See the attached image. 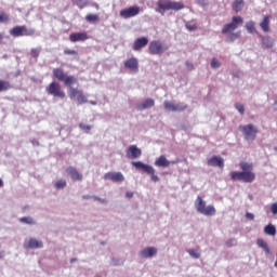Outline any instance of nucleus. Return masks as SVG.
<instances>
[{
    "mask_svg": "<svg viewBox=\"0 0 277 277\" xmlns=\"http://www.w3.org/2000/svg\"><path fill=\"white\" fill-rule=\"evenodd\" d=\"M52 75L53 77H55V79H57V81H62L64 85H67L69 88L68 89L69 98H77L82 92L77 88H72L75 83H78L77 77L66 75L64 70H62L61 68H54L52 70Z\"/></svg>",
    "mask_w": 277,
    "mask_h": 277,
    "instance_id": "f257e3e1",
    "label": "nucleus"
},
{
    "mask_svg": "<svg viewBox=\"0 0 277 277\" xmlns=\"http://www.w3.org/2000/svg\"><path fill=\"white\" fill-rule=\"evenodd\" d=\"M157 5L158 6L156 9V12H158V14H161V16H163V14L168 12V10H174V12L185 10V4H183L182 2L170 1V0H159L157 2Z\"/></svg>",
    "mask_w": 277,
    "mask_h": 277,
    "instance_id": "f03ea898",
    "label": "nucleus"
},
{
    "mask_svg": "<svg viewBox=\"0 0 277 277\" xmlns=\"http://www.w3.org/2000/svg\"><path fill=\"white\" fill-rule=\"evenodd\" d=\"M195 209L197 213L206 215L207 217H211V215H215L216 213L215 207L213 205H209L207 207V201H205L200 196L195 200Z\"/></svg>",
    "mask_w": 277,
    "mask_h": 277,
    "instance_id": "7ed1b4c3",
    "label": "nucleus"
},
{
    "mask_svg": "<svg viewBox=\"0 0 277 277\" xmlns=\"http://www.w3.org/2000/svg\"><path fill=\"white\" fill-rule=\"evenodd\" d=\"M239 131L242 133L246 142H254V140H256V135H259V128L252 123L239 126Z\"/></svg>",
    "mask_w": 277,
    "mask_h": 277,
    "instance_id": "20e7f679",
    "label": "nucleus"
},
{
    "mask_svg": "<svg viewBox=\"0 0 277 277\" xmlns=\"http://www.w3.org/2000/svg\"><path fill=\"white\" fill-rule=\"evenodd\" d=\"M230 176L232 181H242V183H252L256 179L252 171H234Z\"/></svg>",
    "mask_w": 277,
    "mask_h": 277,
    "instance_id": "39448f33",
    "label": "nucleus"
},
{
    "mask_svg": "<svg viewBox=\"0 0 277 277\" xmlns=\"http://www.w3.org/2000/svg\"><path fill=\"white\" fill-rule=\"evenodd\" d=\"M132 166L136 168V170H143V172L149 174L154 183H159V177L157 176V174H155V168H153V166L146 164L142 161H133Z\"/></svg>",
    "mask_w": 277,
    "mask_h": 277,
    "instance_id": "423d86ee",
    "label": "nucleus"
},
{
    "mask_svg": "<svg viewBox=\"0 0 277 277\" xmlns=\"http://www.w3.org/2000/svg\"><path fill=\"white\" fill-rule=\"evenodd\" d=\"M168 49V44L161 42L160 40H154L150 41L148 51L150 55H163Z\"/></svg>",
    "mask_w": 277,
    "mask_h": 277,
    "instance_id": "0eeeda50",
    "label": "nucleus"
},
{
    "mask_svg": "<svg viewBox=\"0 0 277 277\" xmlns=\"http://www.w3.org/2000/svg\"><path fill=\"white\" fill-rule=\"evenodd\" d=\"M45 92L50 96H55L56 98H65V96H66V93H64V91H62V87L57 82H51L45 88Z\"/></svg>",
    "mask_w": 277,
    "mask_h": 277,
    "instance_id": "6e6552de",
    "label": "nucleus"
},
{
    "mask_svg": "<svg viewBox=\"0 0 277 277\" xmlns=\"http://www.w3.org/2000/svg\"><path fill=\"white\" fill-rule=\"evenodd\" d=\"M242 23H243V17H241V16H234L232 18V22L226 24L222 28V34L226 35V34H230V31H235V29H237L239 27V25H241Z\"/></svg>",
    "mask_w": 277,
    "mask_h": 277,
    "instance_id": "1a4fd4ad",
    "label": "nucleus"
},
{
    "mask_svg": "<svg viewBox=\"0 0 277 277\" xmlns=\"http://www.w3.org/2000/svg\"><path fill=\"white\" fill-rule=\"evenodd\" d=\"M23 247L25 250H38L40 248H44V243L42 240L30 238L29 240L24 241Z\"/></svg>",
    "mask_w": 277,
    "mask_h": 277,
    "instance_id": "9d476101",
    "label": "nucleus"
},
{
    "mask_svg": "<svg viewBox=\"0 0 277 277\" xmlns=\"http://www.w3.org/2000/svg\"><path fill=\"white\" fill-rule=\"evenodd\" d=\"M137 14H140V6L134 5V6H130L128 9H123L120 11L119 16L121 18H133V16H137Z\"/></svg>",
    "mask_w": 277,
    "mask_h": 277,
    "instance_id": "9b49d317",
    "label": "nucleus"
},
{
    "mask_svg": "<svg viewBox=\"0 0 277 277\" xmlns=\"http://www.w3.org/2000/svg\"><path fill=\"white\" fill-rule=\"evenodd\" d=\"M104 181H113V183H122L124 175L122 172H107L104 174Z\"/></svg>",
    "mask_w": 277,
    "mask_h": 277,
    "instance_id": "f8f14e48",
    "label": "nucleus"
},
{
    "mask_svg": "<svg viewBox=\"0 0 277 277\" xmlns=\"http://www.w3.org/2000/svg\"><path fill=\"white\" fill-rule=\"evenodd\" d=\"M179 163V160H168V158H166V156H160L158 159H156L155 161V166L157 168H170V164L174 166Z\"/></svg>",
    "mask_w": 277,
    "mask_h": 277,
    "instance_id": "ddd939ff",
    "label": "nucleus"
},
{
    "mask_svg": "<svg viewBox=\"0 0 277 277\" xmlns=\"http://www.w3.org/2000/svg\"><path fill=\"white\" fill-rule=\"evenodd\" d=\"M138 256H141V259H153V256H157V248L147 247L140 251Z\"/></svg>",
    "mask_w": 277,
    "mask_h": 277,
    "instance_id": "4468645a",
    "label": "nucleus"
},
{
    "mask_svg": "<svg viewBox=\"0 0 277 277\" xmlns=\"http://www.w3.org/2000/svg\"><path fill=\"white\" fill-rule=\"evenodd\" d=\"M127 157L128 159H140V157H142V149L135 145H132L128 148Z\"/></svg>",
    "mask_w": 277,
    "mask_h": 277,
    "instance_id": "2eb2a0df",
    "label": "nucleus"
},
{
    "mask_svg": "<svg viewBox=\"0 0 277 277\" xmlns=\"http://www.w3.org/2000/svg\"><path fill=\"white\" fill-rule=\"evenodd\" d=\"M124 68H128V70H131L132 72H137L140 70V63L137 62V58L132 57L124 62Z\"/></svg>",
    "mask_w": 277,
    "mask_h": 277,
    "instance_id": "dca6fc26",
    "label": "nucleus"
},
{
    "mask_svg": "<svg viewBox=\"0 0 277 277\" xmlns=\"http://www.w3.org/2000/svg\"><path fill=\"white\" fill-rule=\"evenodd\" d=\"M147 45H148V39L146 37H141L134 41L132 49L133 51H142V49H144V47H147Z\"/></svg>",
    "mask_w": 277,
    "mask_h": 277,
    "instance_id": "f3484780",
    "label": "nucleus"
},
{
    "mask_svg": "<svg viewBox=\"0 0 277 277\" xmlns=\"http://www.w3.org/2000/svg\"><path fill=\"white\" fill-rule=\"evenodd\" d=\"M66 173L70 176L71 181H83V175L75 167L67 168Z\"/></svg>",
    "mask_w": 277,
    "mask_h": 277,
    "instance_id": "a211bd4d",
    "label": "nucleus"
},
{
    "mask_svg": "<svg viewBox=\"0 0 277 277\" xmlns=\"http://www.w3.org/2000/svg\"><path fill=\"white\" fill-rule=\"evenodd\" d=\"M70 42H84V40H88V34L87 32H72L69 35Z\"/></svg>",
    "mask_w": 277,
    "mask_h": 277,
    "instance_id": "6ab92c4d",
    "label": "nucleus"
},
{
    "mask_svg": "<svg viewBox=\"0 0 277 277\" xmlns=\"http://www.w3.org/2000/svg\"><path fill=\"white\" fill-rule=\"evenodd\" d=\"M208 166L214 168H224V159L217 156H213L212 158L208 159Z\"/></svg>",
    "mask_w": 277,
    "mask_h": 277,
    "instance_id": "aec40b11",
    "label": "nucleus"
},
{
    "mask_svg": "<svg viewBox=\"0 0 277 277\" xmlns=\"http://www.w3.org/2000/svg\"><path fill=\"white\" fill-rule=\"evenodd\" d=\"M150 107H155V100L153 98H147L146 101H144L143 103L138 104L136 106V109L138 111H144V109H150Z\"/></svg>",
    "mask_w": 277,
    "mask_h": 277,
    "instance_id": "412c9836",
    "label": "nucleus"
},
{
    "mask_svg": "<svg viewBox=\"0 0 277 277\" xmlns=\"http://www.w3.org/2000/svg\"><path fill=\"white\" fill-rule=\"evenodd\" d=\"M262 41L263 49H273L274 48V40L269 36H259Z\"/></svg>",
    "mask_w": 277,
    "mask_h": 277,
    "instance_id": "4be33fe9",
    "label": "nucleus"
},
{
    "mask_svg": "<svg viewBox=\"0 0 277 277\" xmlns=\"http://www.w3.org/2000/svg\"><path fill=\"white\" fill-rule=\"evenodd\" d=\"M271 16L269 15H265L263 17V21L260 23V27L262 29V31H264L265 34H267L269 31V21H271Z\"/></svg>",
    "mask_w": 277,
    "mask_h": 277,
    "instance_id": "5701e85b",
    "label": "nucleus"
},
{
    "mask_svg": "<svg viewBox=\"0 0 277 277\" xmlns=\"http://www.w3.org/2000/svg\"><path fill=\"white\" fill-rule=\"evenodd\" d=\"M10 35L13 38H22L23 37V26H15L10 30Z\"/></svg>",
    "mask_w": 277,
    "mask_h": 277,
    "instance_id": "b1692460",
    "label": "nucleus"
},
{
    "mask_svg": "<svg viewBox=\"0 0 277 277\" xmlns=\"http://www.w3.org/2000/svg\"><path fill=\"white\" fill-rule=\"evenodd\" d=\"M258 247L262 248V250H264L266 254H272V250H269V245H267V242L262 238L258 239Z\"/></svg>",
    "mask_w": 277,
    "mask_h": 277,
    "instance_id": "393cba45",
    "label": "nucleus"
},
{
    "mask_svg": "<svg viewBox=\"0 0 277 277\" xmlns=\"http://www.w3.org/2000/svg\"><path fill=\"white\" fill-rule=\"evenodd\" d=\"M265 235H269L271 237H274L276 235V226L268 224L264 227Z\"/></svg>",
    "mask_w": 277,
    "mask_h": 277,
    "instance_id": "a878e982",
    "label": "nucleus"
},
{
    "mask_svg": "<svg viewBox=\"0 0 277 277\" xmlns=\"http://www.w3.org/2000/svg\"><path fill=\"white\" fill-rule=\"evenodd\" d=\"M19 222L22 224H28V226L36 225V220H34V217H31V216H23L19 219Z\"/></svg>",
    "mask_w": 277,
    "mask_h": 277,
    "instance_id": "bb28decb",
    "label": "nucleus"
},
{
    "mask_svg": "<svg viewBox=\"0 0 277 277\" xmlns=\"http://www.w3.org/2000/svg\"><path fill=\"white\" fill-rule=\"evenodd\" d=\"M238 38H241V32H230L228 37L225 39L226 42H235V40H238Z\"/></svg>",
    "mask_w": 277,
    "mask_h": 277,
    "instance_id": "cd10ccee",
    "label": "nucleus"
},
{
    "mask_svg": "<svg viewBox=\"0 0 277 277\" xmlns=\"http://www.w3.org/2000/svg\"><path fill=\"white\" fill-rule=\"evenodd\" d=\"M239 166H240V169L242 170V172H252V163L241 161L239 163Z\"/></svg>",
    "mask_w": 277,
    "mask_h": 277,
    "instance_id": "c85d7f7f",
    "label": "nucleus"
},
{
    "mask_svg": "<svg viewBox=\"0 0 277 277\" xmlns=\"http://www.w3.org/2000/svg\"><path fill=\"white\" fill-rule=\"evenodd\" d=\"M233 10L235 12H241V10H243V0H236L233 3Z\"/></svg>",
    "mask_w": 277,
    "mask_h": 277,
    "instance_id": "c756f323",
    "label": "nucleus"
},
{
    "mask_svg": "<svg viewBox=\"0 0 277 277\" xmlns=\"http://www.w3.org/2000/svg\"><path fill=\"white\" fill-rule=\"evenodd\" d=\"M246 29L248 34H256V28L254 27V22L252 21L246 23Z\"/></svg>",
    "mask_w": 277,
    "mask_h": 277,
    "instance_id": "7c9ffc66",
    "label": "nucleus"
},
{
    "mask_svg": "<svg viewBox=\"0 0 277 277\" xmlns=\"http://www.w3.org/2000/svg\"><path fill=\"white\" fill-rule=\"evenodd\" d=\"M74 5H77V8H79V10H83V8L88 6V1H83V0H72Z\"/></svg>",
    "mask_w": 277,
    "mask_h": 277,
    "instance_id": "2f4dec72",
    "label": "nucleus"
},
{
    "mask_svg": "<svg viewBox=\"0 0 277 277\" xmlns=\"http://www.w3.org/2000/svg\"><path fill=\"white\" fill-rule=\"evenodd\" d=\"M163 107L164 109H167L168 111H174V107H175V104L170 102V101H164L163 102Z\"/></svg>",
    "mask_w": 277,
    "mask_h": 277,
    "instance_id": "473e14b6",
    "label": "nucleus"
},
{
    "mask_svg": "<svg viewBox=\"0 0 277 277\" xmlns=\"http://www.w3.org/2000/svg\"><path fill=\"white\" fill-rule=\"evenodd\" d=\"M36 30L34 28H27V26H23V36H34Z\"/></svg>",
    "mask_w": 277,
    "mask_h": 277,
    "instance_id": "72a5a7b5",
    "label": "nucleus"
},
{
    "mask_svg": "<svg viewBox=\"0 0 277 277\" xmlns=\"http://www.w3.org/2000/svg\"><path fill=\"white\" fill-rule=\"evenodd\" d=\"M235 109H237V111L240 114V116H243V114H246V106H243V104H241V103H236Z\"/></svg>",
    "mask_w": 277,
    "mask_h": 277,
    "instance_id": "f704fd0d",
    "label": "nucleus"
},
{
    "mask_svg": "<svg viewBox=\"0 0 277 277\" xmlns=\"http://www.w3.org/2000/svg\"><path fill=\"white\" fill-rule=\"evenodd\" d=\"M78 105H83V103H88V97L83 95V91L77 96Z\"/></svg>",
    "mask_w": 277,
    "mask_h": 277,
    "instance_id": "c9c22d12",
    "label": "nucleus"
},
{
    "mask_svg": "<svg viewBox=\"0 0 277 277\" xmlns=\"http://www.w3.org/2000/svg\"><path fill=\"white\" fill-rule=\"evenodd\" d=\"M185 109H187V104L185 103L175 104L174 111H185Z\"/></svg>",
    "mask_w": 277,
    "mask_h": 277,
    "instance_id": "e433bc0d",
    "label": "nucleus"
},
{
    "mask_svg": "<svg viewBox=\"0 0 277 277\" xmlns=\"http://www.w3.org/2000/svg\"><path fill=\"white\" fill-rule=\"evenodd\" d=\"M55 189H64V187H66V180H58L55 184H54Z\"/></svg>",
    "mask_w": 277,
    "mask_h": 277,
    "instance_id": "4c0bfd02",
    "label": "nucleus"
},
{
    "mask_svg": "<svg viewBox=\"0 0 277 277\" xmlns=\"http://www.w3.org/2000/svg\"><path fill=\"white\" fill-rule=\"evenodd\" d=\"M5 90H10V82L0 80V92H5Z\"/></svg>",
    "mask_w": 277,
    "mask_h": 277,
    "instance_id": "58836bf2",
    "label": "nucleus"
},
{
    "mask_svg": "<svg viewBox=\"0 0 277 277\" xmlns=\"http://www.w3.org/2000/svg\"><path fill=\"white\" fill-rule=\"evenodd\" d=\"M85 19L88 21V23H94V22L98 21V15L89 14V15H87Z\"/></svg>",
    "mask_w": 277,
    "mask_h": 277,
    "instance_id": "ea45409f",
    "label": "nucleus"
},
{
    "mask_svg": "<svg viewBox=\"0 0 277 277\" xmlns=\"http://www.w3.org/2000/svg\"><path fill=\"white\" fill-rule=\"evenodd\" d=\"M187 253L189 254V256H192L193 259H200V253L194 249H189L187 251Z\"/></svg>",
    "mask_w": 277,
    "mask_h": 277,
    "instance_id": "a19ab883",
    "label": "nucleus"
},
{
    "mask_svg": "<svg viewBox=\"0 0 277 277\" xmlns=\"http://www.w3.org/2000/svg\"><path fill=\"white\" fill-rule=\"evenodd\" d=\"M210 66L213 69L220 68L222 66V63H220V61H217V58H212Z\"/></svg>",
    "mask_w": 277,
    "mask_h": 277,
    "instance_id": "79ce46f5",
    "label": "nucleus"
},
{
    "mask_svg": "<svg viewBox=\"0 0 277 277\" xmlns=\"http://www.w3.org/2000/svg\"><path fill=\"white\" fill-rule=\"evenodd\" d=\"M40 51H42V49H40V48H32L31 51H30L31 57H38L40 55Z\"/></svg>",
    "mask_w": 277,
    "mask_h": 277,
    "instance_id": "37998d69",
    "label": "nucleus"
},
{
    "mask_svg": "<svg viewBox=\"0 0 277 277\" xmlns=\"http://www.w3.org/2000/svg\"><path fill=\"white\" fill-rule=\"evenodd\" d=\"M111 264L113 265H124V260L113 258L111 259Z\"/></svg>",
    "mask_w": 277,
    "mask_h": 277,
    "instance_id": "c03bdc74",
    "label": "nucleus"
},
{
    "mask_svg": "<svg viewBox=\"0 0 277 277\" xmlns=\"http://www.w3.org/2000/svg\"><path fill=\"white\" fill-rule=\"evenodd\" d=\"M10 21V16L5 13H0V23H8Z\"/></svg>",
    "mask_w": 277,
    "mask_h": 277,
    "instance_id": "a18cd8bd",
    "label": "nucleus"
},
{
    "mask_svg": "<svg viewBox=\"0 0 277 277\" xmlns=\"http://www.w3.org/2000/svg\"><path fill=\"white\" fill-rule=\"evenodd\" d=\"M185 27L186 29H188V31H196V29H198V26H196V24H186Z\"/></svg>",
    "mask_w": 277,
    "mask_h": 277,
    "instance_id": "49530a36",
    "label": "nucleus"
},
{
    "mask_svg": "<svg viewBox=\"0 0 277 277\" xmlns=\"http://www.w3.org/2000/svg\"><path fill=\"white\" fill-rule=\"evenodd\" d=\"M79 129L82 131H90L92 129V126H87L85 123H80Z\"/></svg>",
    "mask_w": 277,
    "mask_h": 277,
    "instance_id": "de8ad7c7",
    "label": "nucleus"
},
{
    "mask_svg": "<svg viewBox=\"0 0 277 277\" xmlns=\"http://www.w3.org/2000/svg\"><path fill=\"white\" fill-rule=\"evenodd\" d=\"M93 200H97L101 205H107V199L101 198L98 196H93Z\"/></svg>",
    "mask_w": 277,
    "mask_h": 277,
    "instance_id": "09e8293b",
    "label": "nucleus"
},
{
    "mask_svg": "<svg viewBox=\"0 0 277 277\" xmlns=\"http://www.w3.org/2000/svg\"><path fill=\"white\" fill-rule=\"evenodd\" d=\"M196 2L202 8H205V5H209V0H196Z\"/></svg>",
    "mask_w": 277,
    "mask_h": 277,
    "instance_id": "8fccbe9b",
    "label": "nucleus"
},
{
    "mask_svg": "<svg viewBox=\"0 0 277 277\" xmlns=\"http://www.w3.org/2000/svg\"><path fill=\"white\" fill-rule=\"evenodd\" d=\"M64 53H65V55H77V51H75V50L65 49Z\"/></svg>",
    "mask_w": 277,
    "mask_h": 277,
    "instance_id": "3c124183",
    "label": "nucleus"
},
{
    "mask_svg": "<svg viewBox=\"0 0 277 277\" xmlns=\"http://www.w3.org/2000/svg\"><path fill=\"white\" fill-rule=\"evenodd\" d=\"M271 211H272L273 215H277V202L272 205Z\"/></svg>",
    "mask_w": 277,
    "mask_h": 277,
    "instance_id": "603ef678",
    "label": "nucleus"
},
{
    "mask_svg": "<svg viewBox=\"0 0 277 277\" xmlns=\"http://www.w3.org/2000/svg\"><path fill=\"white\" fill-rule=\"evenodd\" d=\"M185 67L187 68V70H194V64L192 62H186Z\"/></svg>",
    "mask_w": 277,
    "mask_h": 277,
    "instance_id": "864d4df0",
    "label": "nucleus"
},
{
    "mask_svg": "<svg viewBox=\"0 0 277 277\" xmlns=\"http://www.w3.org/2000/svg\"><path fill=\"white\" fill-rule=\"evenodd\" d=\"M235 243H236L235 238H232V239L226 241V246H235Z\"/></svg>",
    "mask_w": 277,
    "mask_h": 277,
    "instance_id": "5fc2aeb1",
    "label": "nucleus"
},
{
    "mask_svg": "<svg viewBox=\"0 0 277 277\" xmlns=\"http://www.w3.org/2000/svg\"><path fill=\"white\" fill-rule=\"evenodd\" d=\"M246 217H247L248 220H254V215H253L251 212H247V213H246Z\"/></svg>",
    "mask_w": 277,
    "mask_h": 277,
    "instance_id": "6e6d98bb",
    "label": "nucleus"
},
{
    "mask_svg": "<svg viewBox=\"0 0 277 277\" xmlns=\"http://www.w3.org/2000/svg\"><path fill=\"white\" fill-rule=\"evenodd\" d=\"M94 196H90V195H83L82 198L83 200H90L91 198L93 199Z\"/></svg>",
    "mask_w": 277,
    "mask_h": 277,
    "instance_id": "4d7b16f0",
    "label": "nucleus"
},
{
    "mask_svg": "<svg viewBox=\"0 0 277 277\" xmlns=\"http://www.w3.org/2000/svg\"><path fill=\"white\" fill-rule=\"evenodd\" d=\"M126 197L127 198H132L133 197V193L132 192H127L126 193Z\"/></svg>",
    "mask_w": 277,
    "mask_h": 277,
    "instance_id": "13d9d810",
    "label": "nucleus"
},
{
    "mask_svg": "<svg viewBox=\"0 0 277 277\" xmlns=\"http://www.w3.org/2000/svg\"><path fill=\"white\" fill-rule=\"evenodd\" d=\"M5 256V251L0 250V259H3Z\"/></svg>",
    "mask_w": 277,
    "mask_h": 277,
    "instance_id": "bf43d9fd",
    "label": "nucleus"
},
{
    "mask_svg": "<svg viewBox=\"0 0 277 277\" xmlns=\"http://www.w3.org/2000/svg\"><path fill=\"white\" fill-rule=\"evenodd\" d=\"M31 143L34 146H40V143H38L37 141H32Z\"/></svg>",
    "mask_w": 277,
    "mask_h": 277,
    "instance_id": "052dcab7",
    "label": "nucleus"
},
{
    "mask_svg": "<svg viewBox=\"0 0 277 277\" xmlns=\"http://www.w3.org/2000/svg\"><path fill=\"white\" fill-rule=\"evenodd\" d=\"M275 111H277V101L274 103Z\"/></svg>",
    "mask_w": 277,
    "mask_h": 277,
    "instance_id": "680f3d73",
    "label": "nucleus"
},
{
    "mask_svg": "<svg viewBox=\"0 0 277 277\" xmlns=\"http://www.w3.org/2000/svg\"><path fill=\"white\" fill-rule=\"evenodd\" d=\"M0 187H3V180L0 179Z\"/></svg>",
    "mask_w": 277,
    "mask_h": 277,
    "instance_id": "e2e57ef3",
    "label": "nucleus"
},
{
    "mask_svg": "<svg viewBox=\"0 0 277 277\" xmlns=\"http://www.w3.org/2000/svg\"><path fill=\"white\" fill-rule=\"evenodd\" d=\"M75 261H77V259H71V260H70V263H75Z\"/></svg>",
    "mask_w": 277,
    "mask_h": 277,
    "instance_id": "0e129e2a",
    "label": "nucleus"
},
{
    "mask_svg": "<svg viewBox=\"0 0 277 277\" xmlns=\"http://www.w3.org/2000/svg\"><path fill=\"white\" fill-rule=\"evenodd\" d=\"M90 104H91V105H96V102H92V101H91Z\"/></svg>",
    "mask_w": 277,
    "mask_h": 277,
    "instance_id": "69168bd1",
    "label": "nucleus"
},
{
    "mask_svg": "<svg viewBox=\"0 0 277 277\" xmlns=\"http://www.w3.org/2000/svg\"><path fill=\"white\" fill-rule=\"evenodd\" d=\"M250 200H252V195H249Z\"/></svg>",
    "mask_w": 277,
    "mask_h": 277,
    "instance_id": "338daca9",
    "label": "nucleus"
},
{
    "mask_svg": "<svg viewBox=\"0 0 277 277\" xmlns=\"http://www.w3.org/2000/svg\"><path fill=\"white\" fill-rule=\"evenodd\" d=\"M274 150H276V151H277V146L274 148Z\"/></svg>",
    "mask_w": 277,
    "mask_h": 277,
    "instance_id": "774afa93",
    "label": "nucleus"
}]
</instances>
